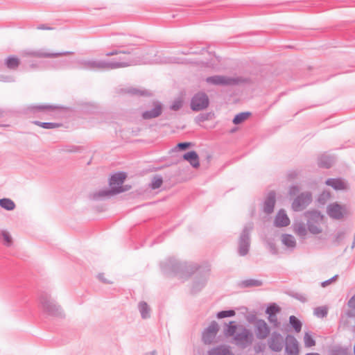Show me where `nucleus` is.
Instances as JSON below:
<instances>
[{"mask_svg":"<svg viewBox=\"0 0 355 355\" xmlns=\"http://www.w3.org/2000/svg\"><path fill=\"white\" fill-rule=\"evenodd\" d=\"M225 337H232V343L241 349L251 346L254 341L252 331L243 325H236L234 322L227 324L224 328Z\"/></svg>","mask_w":355,"mask_h":355,"instance_id":"nucleus-1","label":"nucleus"},{"mask_svg":"<svg viewBox=\"0 0 355 355\" xmlns=\"http://www.w3.org/2000/svg\"><path fill=\"white\" fill-rule=\"evenodd\" d=\"M39 306L44 314L49 317L64 318L65 314L62 306L47 293L39 296Z\"/></svg>","mask_w":355,"mask_h":355,"instance_id":"nucleus-2","label":"nucleus"},{"mask_svg":"<svg viewBox=\"0 0 355 355\" xmlns=\"http://www.w3.org/2000/svg\"><path fill=\"white\" fill-rule=\"evenodd\" d=\"M126 178L124 173H119L112 175L110 180V189H103L94 195L95 198L110 197L111 196L123 192L128 189H124L122 184Z\"/></svg>","mask_w":355,"mask_h":355,"instance_id":"nucleus-3","label":"nucleus"},{"mask_svg":"<svg viewBox=\"0 0 355 355\" xmlns=\"http://www.w3.org/2000/svg\"><path fill=\"white\" fill-rule=\"evenodd\" d=\"M79 67L90 70H110L117 67L125 66V63H112L103 60H81L78 62Z\"/></svg>","mask_w":355,"mask_h":355,"instance_id":"nucleus-4","label":"nucleus"},{"mask_svg":"<svg viewBox=\"0 0 355 355\" xmlns=\"http://www.w3.org/2000/svg\"><path fill=\"white\" fill-rule=\"evenodd\" d=\"M306 215L309 218L307 221V229L309 232L314 235L321 234L323 232V216L318 211L307 212Z\"/></svg>","mask_w":355,"mask_h":355,"instance_id":"nucleus-5","label":"nucleus"},{"mask_svg":"<svg viewBox=\"0 0 355 355\" xmlns=\"http://www.w3.org/2000/svg\"><path fill=\"white\" fill-rule=\"evenodd\" d=\"M162 268L165 272L171 270L180 275V278H184V274L189 272L188 267L185 264L178 263L175 259H169L162 263Z\"/></svg>","mask_w":355,"mask_h":355,"instance_id":"nucleus-6","label":"nucleus"},{"mask_svg":"<svg viewBox=\"0 0 355 355\" xmlns=\"http://www.w3.org/2000/svg\"><path fill=\"white\" fill-rule=\"evenodd\" d=\"M349 212V207L346 205H340L338 202L331 203L327 207V213L329 217L336 220L343 218Z\"/></svg>","mask_w":355,"mask_h":355,"instance_id":"nucleus-7","label":"nucleus"},{"mask_svg":"<svg viewBox=\"0 0 355 355\" xmlns=\"http://www.w3.org/2000/svg\"><path fill=\"white\" fill-rule=\"evenodd\" d=\"M252 229V225L249 224L246 225L242 233L241 234L239 240V254L241 256H245L248 254L250 248V232Z\"/></svg>","mask_w":355,"mask_h":355,"instance_id":"nucleus-8","label":"nucleus"},{"mask_svg":"<svg viewBox=\"0 0 355 355\" xmlns=\"http://www.w3.org/2000/svg\"><path fill=\"white\" fill-rule=\"evenodd\" d=\"M205 81L209 85L227 86L236 85L239 83L240 80L234 77L216 75L207 77Z\"/></svg>","mask_w":355,"mask_h":355,"instance_id":"nucleus-9","label":"nucleus"},{"mask_svg":"<svg viewBox=\"0 0 355 355\" xmlns=\"http://www.w3.org/2000/svg\"><path fill=\"white\" fill-rule=\"evenodd\" d=\"M209 103L207 95L204 92L196 94L191 101V108L192 110L198 112L206 109Z\"/></svg>","mask_w":355,"mask_h":355,"instance_id":"nucleus-10","label":"nucleus"},{"mask_svg":"<svg viewBox=\"0 0 355 355\" xmlns=\"http://www.w3.org/2000/svg\"><path fill=\"white\" fill-rule=\"evenodd\" d=\"M119 57L116 59L112 60H107L108 62H115L120 64L121 62L125 63V66L117 67L116 69L125 68L130 66H134L140 64V61L138 60V57L136 56V53H132L131 52H126V54H119Z\"/></svg>","mask_w":355,"mask_h":355,"instance_id":"nucleus-11","label":"nucleus"},{"mask_svg":"<svg viewBox=\"0 0 355 355\" xmlns=\"http://www.w3.org/2000/svg\"><path fill=\"white\" fill-rule=\"evenodd\" d=\"M71 52L66 51L62 53H50L45 52L44 50H24L21 51V55L23 57H35V58H57L61 55L71 54Z\"/></svg>","mask_w":355,"mask_h":355,"instance_id":"nucleus-12","label":"nucleus"},{"mask_svg":"<svg viewBox=\"0 0 355 355\" xmlns=\"http://www.w3.org/2000/svg\"><path fill=\"white\" fill-rule=\"evenodd\" d=\"M312 197L309 192L302 193L292 203V208L295 211H300L305 209L311 202Z\"/></svg>","mask_w":355,"mask_h":355,"instance_id":"nucleus-13","label":"nucleus"},{"mask_svg":"<svg viewBox=\"0 0 355 355\" xmlns=\"http://www.w3.org/2000/svg\"><path fill=\"white\" fill-rule=\"evenodd\" d=\"M218 330L219 327L218 323L215 321L211 322L202 333V341L205 344H211L213 343Z\"/></svg>","mask_w":355,"mask_h":355,"instance_id":"nucleus-14","label":"nucleus"},{"mask_svg":"<svg viewBox=\"0 0 355 355\" xmlns=\"http://www.w3.org/2000/svg\"><path fill=\"white\" fill-rule=\"evenodd\" d=\"M284 340L282 335L277 332H273L268 340V346L274 352H280L283 348Z\"/></svg>","mask_w":355,"mask_h":355,"instance_id":"nucleus-15","label":"nucleus"},{"mask_svg":"<svg viewBox=\"0 0 355 355\" xmlns=\"http://www.w3.org/2000/svg\"><path fill=\"white\" fill-rule=\"evenodd\" d=\"M286 352L288 355H298L299 354V344L296 338L291 335H288L286 337Z\"/></svg>","mask_w":355,"mask_h":355,"instance_id":"nucleus-16","label":"nucleus"},{"mask_svg":"<svg viewBox=\"0 0 355 355\" xmlns=\"http://www.w3.org/2000/svg\"><path fill=\"white\" fill-rule=\"evenodd\" d=\"M255 332L259 339H265L270 334V329L263 320H258L255 323Z\"/></svg>","mask_w":355,"mask_h":355,"instance_id":"nucleus-17","label":"nucleus"},{"mask_svg":"<svg viewBox=\"0 0 355 355\" xmlns=\"http://www.w3.org/2000/svg\"><path fill=\"white\" fill-rule=\"evenodd\" d=\"M162 112V104L158 102L153 103V108L151 110H147L143 112L142 117L144 119H151L158 117Z\"/></svg>","mask_w":355,"mask_h":355,"instance_id":"nucleus-18","label":"nucleus"},{"mask_svg":"<svg viewBox=\"0 0 355 355\" xmlns=\"http://www.w3.org/2000/svg\"><path fill=\"white\" fill-rule=\"evenodd\" d=\"M326 184L333 187L335 190H347L349 189L347 182L341 178H329L327 180Z\"/></svg>","mask_w":355,"mask_h":355,"instance_id":"nucleus-19","label":"nucleus"},{"mask_svg":"<svg viewBox=\"0 0 355 355\" xmlns=\"http://www.w3.org/2000/svg\"><path fill=\"white\" fill-rule=\"evenodd\" d=\"M290 223V219L285 211L282 209L277 214L275 219V225L277 227H286Z\"/></svg>","mask_w":355,"mask_h":355,"instance_id":"nucleus-20","label":"nucleus"},{"mask_svg":"<svg viewBox=\"0 0 355 355\" xmlns=\"http://www.w3.org/2000/svg\"><path fill=\"white\" fill-rule=\"evenodd\" d=\"M275 204V193L271 191L268 193L265 202H264V211L267 214H270L273 211Z\"/></svg>","mask_w":355,"mask_h":355,"instance_id":"nucleus-21","label":"nucleus"},{"mask_svg":"<svg viewBox=\"0 0 355 355\" xmlns=\"http://www.w3.org/2000/svg\"><path fill=\"white\" fill-rule=\"evenodd\" d=\"M281 241L285 247L291 250H293L297 245L295 237L291 234H282L281 236Z\"/></svg>","mask_w":355,"mask_h":355,"instance_id":"nucleus-22","label":"nucleus"},{"mask_svg":"<svg viewBox=\"0 0 355 355\" xmlns=\"http://www.w3.org/2000/svg\"><path fill=\"white\" fill-rule=\"evenodd\" d=\"M183 158L188 161L193 168H198L200 166L199 157L196 152L190 151L183 155Z\"/></svg>","mask_w":355,"mask_h":355,"instance_id":"nucleus-23","label":"nucleus"},{"mask_svg":"<svg viewBox=\"0 0 355 355\" xmlns=\"http://www.w3.org/2000/svg\"><path fill=\"white\" fill-rule=\"evenodd\" d=\"M293 232L300 237H305L307 234V229L302 221H296L293 225Z\"/></svg>","mask_w":355,"mask_h":355,"instance_id":"nucleus-24","label":"nucleus"},{"mask_svg":"<svg viewBox=\"0 0 355 355\" xmlns=\"http://www.w3.org/2000/svg\"><path fill=\"white\" fill-rule=\"evenodd\" d=\"M209 355H234L227 346L222 345L212 349Z\"/></svg>","mask_w":355,"mask_h":355,"instance_id":"nucleus-25","label":"nucleus"},{"mask_svg":"<svg viewBox=\"0 0 355 355\" xmlns=\"http://www.w3.org/2000/svg\"><path fill=\"white\" fill-rule=\"evenodd\" d=\"M132 44L131 37L126 35H121L114 39V46L123 47Z\"/></svg>","mask_w":355,"mask_h":355,"instance_id":"nucleus-26","label":"nucleus"},{"mask_svg":"<svg viewBox=\"0 0 355 355\" xmlns=\"http://www.w3.org/2000/svg\"><path fill=\"white\" fill-rule=\"evenodd\" d=\"M334 162V159L333 157L329 156L328 155H322L318 158V165L321 167L324 168H329L331 166Z\"/></svg>","mask_w":355,"mask_h":355,"instance_id":"nucleus-27","label":"nucleus"},{"mask_svg":"<svg viewBox=\"0 0 355 355\" xmlns=\"http://www.w3.org/2000/svg\"><path fill=\"white\" fill-rule=\"evenodd\" d=\"M208 277V272H206L202 277H201L198 280L196 281L193 283L192 286L193 292H198L200 291L205 285Z\"/></svg>","mask_w":355,"mask_h":355,"instance_id":"nucleus-28","label":"nucleus"},{"mask_svg":"<svg viewBox=\"0 0 355 355\" xmlns=\"http://www.w3.org/2000/svg\"><path fill=\"white\" fill-rule=\"evenodd\" d=\"M19 64V59L14 55L9 56L5 60V64L10 69H16Z\"/></svg>","mask_w":355,"mask_h":355,"instance_id":"nucleus-29","label":"nucleus"},{"mask_svg":"<svg viewBox=\"0 0 355 355\" xmlns=\"http://www.w3.org/2000/svg\"><path fill=\"white\" fill-rule=\"evenodd\" d=\"M139 311L143 319L148 318L150 315V309L145 302H141L138 305Z\"/></svg>","mask_w":355,"mask_h":355,"instance_id":"nucleus-30","label":"nucleus"},{"mask_svg":"<svg viewBox=\"0 0 355 355\" xmlns=\"http://www.w3.org/2000/svg\"><path fill=\"white\" fill-rule=\"evenodd\" d=\"M263 284L262 282L259 279H250L241 281L239 283L240 286L243 288L248 287H258Z\"/></svg>","mask_w":355,"mask_h":355,"instance_id":"nucleus-31","label":"nucleus"},{"mask_svg":"<svg viewBox=\"0 0 355 355\" xmlns=\"http://www.w3.org/2000/svg\"><path fill=\"white\" fill-rule=\"evenodd\" d=\"M0 206L7 211H12L15 208V202L10 198L0 199Z\"/></svg>","mask_w":355,"mask_h":355,"instance_id":"nucleus-32","label":"nucleus"},{"mask_svg":"<svg viewBox=\"0 0 355 355\" xmlns=\"http://www.w3.org/2000/svg\"><path fill=\"white\" fill-rule=\"evenodd\" d=\"M0 235L2 238L3 244L8 247L11 246L12 244V239L10 234L6 230H1Z\"/></svg>","mask_w":355,"mask_h":355,"instance_id":"nucleus-33","label":"nucleus"},{"mask_svg":"<svg viewBox=\"0 0 355 355\" xmlns=\"http://www.w3.org/2000/svg\"><path fill=\"white\" fill-rule=\"evenodd\" d=\"M289 322L297 333H299L302 329V322L294 315L289 318Z\"/></svg>","mask_w":355,"mask_h":355,"instance_id":"nucleus-34","label":"nucleus"},{"mask_svg":"<svg viewBox=\"0 0 355 355\" xmlns=\"http://www.w3.org/2000/svg\"><path fill=\"white\" fill-rule=\"evenodd\" d=\"M249 112H241L235 116L233 119V123L236 125L240 124L245 121L250 116Z\"/></svg>","mask_w":355,"mask_h":355,"instance_id":"nucleus-35","label":"nucleus"},{"mask_svg":"<svg viewBox=\"0 0 355 355\" xmlns=\"http://www.w3.org/2000/svg\"><path fill=\"white\" fill-rule=\"evenodd\" d=\"M304 343L306 347H311L315 345V340L309 332L304 334Z\"/></svg>","mask_w":355,"mask_h":355,"instance_id":"nucleus-36","label":"nucleus"},{"mask_svg":"<svg viewBox=\"0 0 355 355\" xmlns=\"http://www.w3.org/2000/svg\"><path fill=\"white\" fill-rule=\"evenodd\" d=\"M34 123L45 129H53L60 126V124L56 123H46L40 121H34Z\"/></svg>","mask_w":355,"mask_h":355,"instance_id":"nucleus-37","label":"nucleus"},{"mask_svg":"<svg viewBox=\"0 0 355 355\" xmlns=\"http://www.w3.org/2000/svg\"><path fill=\"white\" fill-rule=\"evenodd\" d=\"M328 309L326 306H319L314 309V315L318 318H324L327 315Z\"/></svg>","mask_w":355,"mask_h":355,"instance_id":"nucleus-38","label":"nucleus"},{"mask_svg":"<svg viewBox=\"0 0 355 355\" xmlns=\"http://www.w3.org/2000/svg\"><path fill=\"white\" fill-rule=\"evenodd\" d=\"M163 180L160 176H155L152 180L150 187L153 189L159 188L162 184Z\"/></svg>","mask_w":355,"mask_h":355,"instance_id":"nucleus-39","label":"nucleus"},{"mask_svg":"<svg viewBox=\"0 0 355 355\" xmlns=\"http://www.w3.org/2000/svg\"><path fill=\"white\" fill-rule=\"evenodd\" d=\"M183 105V100L182 98H178L173 101L171 105V109L174 111L179 110Z\"/></svg>","mask_w":355,"mask_h":355,"instance_id":"nucleus-40","label":"nucleus"},{"mask_svg":"<svg viewBox=\"0 0 355 355\" xmlns=\"http://www.w3.org/2000/svg\"><path fill=\"white\" fill-rule=\"evenodd\" d=\"M279 311L280 308L275 304L269 306L266 310V313L268 314V315H276V313H279Z\"/></svg>","mask_w":355,"mask_h":355,"instance_id":"nucleus-41","label":"nucleus"},{"mask_svg":"<svg viewBox=\"0 0 355 355\" xmlns=\"http://www.w3.org/2000/svg\"><path fill=\"white\" fill-rule=\"evenodd\" d=\"M331 197L329 191H323L318 197V201L321 204H324Z\"/></svg>","mask_w":355,"mask_h":355,"instance_id":"nucleus-42","label":"nucleus"},{"mask_svg":"<svg viewBox=\"0 0 355 355\" xmlns=\"http://www.w3.org/2000/svg\"><path fill=\"white\" fill-rule=\"evenodd\" d=\"M235 315V311L233 310L222 311L218 313L217 317L218 318H224L227 317H232Z\"/></svg>","mask_w":355,"mask_h":355,"instance_id":"nucleus-43","label":"nucleus"},{"mask_svg":"<svg viewBox=\"0 0 355 355\" xmlns=\"http://www.w3.org/2000/svg\"><path fill=\"white\" fill-rule=\"evenodd\" d=\"M345 232L344 230H339L335 235V242L339 243L341 242L345 237Z\"/></svg>","mask_w":355,"mask_h":355,"instance_id":"nucleus-44","label":"nucleus"},{"mask_svg":"<svg viewBox=\"0 0 355 355\" xmlns=\"http://www.w3.org/2000/svg\"><path fill=\"white\" fill-rule=\"evenodd\" d=\"M268 321L272 324L275 327H278L280 324L276 315H268Z\"/></svg>","mask_w":355,"mask_h":355,"instance_id":"nucleus-45","label":"nucleus"},{"mask_svg":"<svg viewBox=\"0 0 355 355\" xmlns=\"http://www.w3.org/2000/svg\"><path fill=\"white\" fill-rule=\"evenodd\" d=\"M57 108H58V107H56V106L49 105H40V106L37 107V109H39L40 110H55Z\"/></svg>","mask_w":355,"mask_h":355,"instance_id":"nucleus-46","label":"nucleus"},{"mask_svg":"<svg viewBox=\"0 0 355 355\" xmlns=\"http://www.w3.org/2000/svg\"><path fill=\"white\" fill-rule=\"evenodd\" d=\"M300 191V187L296 185L291 186L289 189V194L294 196Z\"/></svg>","mask_w":355,"mask_h":355,"instance_id":"nucleus-47","label":"nucleus"},{"mask_svg":"<svg viewBox=\"0 0 355 355\" xmlns=\"http://www.w3.org/2000/svg\"><path fill=\"white\" fill-rule=\"evenodd\" d=\"M338 277V275H335L333 277H331V279L327 280V281H324L323 282H322L321 284V286L322 287H326L328 285L331 284L333 282H334Z\"/></svg>","mask_w":355,"mask_h":355,"instance_id":"nucleus-48","label":"nucleus"},{"mask_svg":"<svg viewBox=\"0 0 355 355\" xmlns=\"http://www.w3.org/2000/svg\"><path fill=\"white\" fill-rule=\"evenodd\" d=\"M191 146V143L189 142H184V143H179L177 145V147L181 150H185L187 148L190 147Z\"/></svg>","mask_w":355,"mask_h":355,"instance_id":"nucleus-49","label":"nucleus"},{"mask_svg":"<svg viewBox=\"0 0 355 355\" xmlns=\"http://www.w3.org/2000/svg\"><path fill=\"white\" fill-rule=\"evenodd\" d=\"M119 54H126V52L125 51H118L116 50H114L110 52H107L105 54V55L106 56H113V55H119Z\"/></svg>","mask_w":355,"mask_h":355,"instance_id":"nucleus-50","label":"nucleus"},{"mask_svg":"<svg viewBox=\"0 0 355 355\" xmlns=\"http://www.w3.org/2000/svg\"><path fill=\"white\" fill-rule=\"evenodd\" d=\"M37 28L38 30H53L52 27L47 26L45 24H40L37 27Z\"/></svg>","mask_w":355,"mask_h":355,"instance_id":"nucleus-51","label":"nucleus"},{"mask_svg":"<svg viewBox=\"0 0 355 355\" xmlns=\"http://www.w3.org/2000/svg\"><path fill=\"white\" fill-rule=\"evenodd\" d=\"M348 305L352 308H355V295L349 300Z\"/></svg>","mask_w":355,"mask_h":355,"instance_id":"nucleus-52","label":"nucleus"},{"mask_svg":"<svg viewBox=\"0 0 355 355\" xmlns=\"http://www.w3.org/2000/svg\"><path fill=\"white\" fill-rule=\"evenodd\" d=\"M297 176V173H296L295 171L290 172V173L288 174V178L289 180H293V179H295Z\"/></svg>","mask_w":355,"mask_h":355,"instance_id":"nucleus-53","label":"nucleus"},{"mask_svg":"<svg viewBox=\"0 0 355 355\" xmlns=\"http://www.w3.org/2000/svg\"><path fill=\"white\" fill-rule=\"evenodd\" d=\"M130 93L133 94H141V95H144V92H141V91H139L137 89H132L130 91Z\"/></svg>","mask_w":355,"mask_h":355,"instance_id":"nucleus-54","label":"nucleus"},{"mask_svg":"<svg viewBox=\"0 0 355 355\" xmlns=\"http://www.w3.org/2000/svg\"><path fill=\"white\" fill-rule=\"evenodd\" d=\"M103 274H99L98 275V278L100 280H101L102 282H105V283H111V282L110 281H107L105 279V277H103Z\"/></svg>","mask_w":355,"mask_h":355,"instance_id":"nucleus-55","label":"nucleus"},{"mask_svg":"<svg viewBox=\"0 0 355 355\" xmlns=\"http://www.w3.org/2000/svg\"><path fill=\"white\" fill-rule=\"evenodd\" d=\"M144 355H157V352L155 350H153L146 353Z\"/></svg>","mask_w":355,"mask_h":355,"instance_id":"nucleus-56","label":"nucleus"},{"mask_svg":"<svg viewBox=\"0 0 355 355\" xmlns=\"http://www.w3.org/2000/svg\"><path fill=\"white\" fill-rule=\"evenodd\" d=\"M254 350H255V352H260V351H261V349H260V347H254Z\"/></svg>","mask_w":355,"mask_h":355,"instance_id":"nucleus-57","label":"nucleus"},{"mask_svg":"<svg viewBox=\"0 0 355 355\" xmlns=\"http://www.w3.org/2000/svg\"><path fill=\"white\" fill-rule=\"evenodd\" d=\"M306 355H320L318 353H308Z\"/></svg>","mask_w":355,"mask_h":355,"instance_id":"nucleus-58","label":"nucleus"},{"mask_svg":"<svg viewBox=\"0 0 355 355\" xmlns=\"http://www.w3.org/2000/svg\"><path fill=\"white\" fill-rule=\"evenodd\" d=\"M3 112L0 110V117H1L3 116Z\"/></svg>","mask_w":355,"mask_h":355,"instance_id":"nucleus-59","label":"nucleus"}]
</instances>
